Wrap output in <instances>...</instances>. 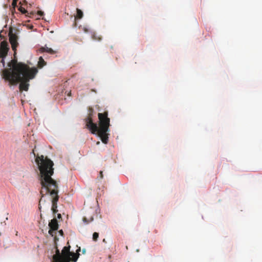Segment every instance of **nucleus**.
<instances>
[{
	"instance_id": "nucleus-2",
	"label": "nucleus",
	"mask_w": 262,
	"mask_h": 262,
	"mask_svg": "<svg viewBox=\"0 0 262 262\" xmlns=\"http://www.w3.org/2000/svg\"><path fill=\"white\" fill-rule=\"evenodd\" d=\"M35 162L37 163L40 171V184L41 188L40 191L41 197L50 193L52 199V208H57V202L59 200L58 195V185L55 180L51 178L54 173L53 166L54 163L50 159L43 156H37Z\"/></svg>"
},
{
	"instance_id": "nucleus-8",
	"label": "nucleus",
	"mask_w": 262,
	"mask_h": 262,
	"mask_svg": "<svg viewBox=\"0 0 262 262\" xmlns=\"http://www.w3.org/2000/svg\"><path fill=\"white\" fill-rule=\"evenodd\" d=\"M55 254L53 256L52 262H63L62 252H60L57 247H56Z\"/></svg>"
},
{
	"instance_id": "nucleus-27",
	"label": "nucleus",
	"mask_w": 262,
	"mask_h": 262,
	"mask_svg": "<svg viewBox=\"0 0 262 262\" xmlns=\"http://www.w3.org/2000/svg\"><path fill=\"white\" fill-rule=\"evenodd\" d=\"M32 152L34 154V155H35V154H34V150H32Z\"/></svg>"
},
{
	"instance_id": "nucleus-25",
	"label": "nucleus",
	"mask_w": 262,
	"mask_h": 262,
	"mask_svg": "<svg viewBox=\"0 0 262 262\" xmlns=\"http://www.w3.org/2000/svg\"><path fill=\"white\" fill-rule=\"evenodd\" d=\"M82 253H83V254H84V253H85V249H83V250H82Z\"/></svg>"
},
{
	"instance_id": "nucleus-3",
	"label": "nucleus",
	"mask_w": 262,
	"mask_h": 262,
	"mask_svg": "<svg viewBox=\"0 0 262 262\" xmlns=\"http://www.w3.org/2000/svg\"><path fill=\"white\" fill-rule=\"evenodd\" d=\"M93 111L92 108H89V116L85 119L86 126L93 134L97 133L102 142L106 144L108 138L107 132L108 131L110 122V118H108V113L105 112L103 113L98 114L99 127H98L92 120Z\"/></svg>"
},
{
	"instance_id": "nucleus-23",
	"label": "nucleus",
	"mask_w": 262,
	"mask_h": 262,
	"mask_svg": "<svg viewBox=\"0 0 262 262\" xmlns=\"http://www.w3.org/2000/svg\"><path fill=\"white\" fill-rule=\"evenodd\" d=\"M59 233H60V234L61 235H63V231H62V230H60L59 231Z\"/></svg>"
},
{
	"instance_id": "nucleus-11",
	"label": "nucleus",
	"mask_w": 262,
	"mask_h": 262,
	"mask_svg": "<svg viewBox=\"0 0 262 262\" xmlns=\"http://www.w3.org/2000/svg\"><path fill=\"white\" fill-rule=\"evenodd\" d=\"M46 64V61L44 60L42 57H40L39 58V60L38 61L37 66L39 68H42L43 66Z\"/></svg>"
},
{
	"instance_id": "nucleus-14",
	"label": "nucleus",
	"mask_w": 262,
	"mask_h": 262,
	"mask_svg": "<svg viewBox=\"0 0 262 262\" xmlns=\"http://www.w3.org/2000/svg\"><path fill=\"white\" fill-rule=\"evenodd\" d=\"M99 237V233L97 232H94L93 234V239L94 241H97Z\"/></svg>"
},
{
	"instance_id": "nucleus-12",
	"label": "nucleus",
	"mask_w": 262,
	"mask_h": 262,
	"mask_svg": "<svg viewBox=\"0 0 262 262\" xmlns=\"http://www.w3.org/2000/svg\"><path fill=\"white\" fill-rule=\"evenodd\" d=\"M82 17H83L82 11L79 9H77V15H76V17H75V19H76V18L81 19Z\"/></svg>"
},
{
	"instance_id": "nucleus-5",
	"label": "nucleus",
	"mask_w": 262,
	"mask_h": 262,
	"mask_svg": "<svg viewBox=\"0 0 262 262\" xmlns=\"http://www.w3.org/2000/svg\"><path fill=\"white\" fill-rule=\"evenodd\" d=\"M63 262H70V246H65L61 251Z\"/></svg>"
},
{
	"instance_id": "nucleus-19",
	"label": "nucleus",
	"mask_w": 262,
	"mask_h": 262,
	"mask_svg": "<svg viewBox=\"0 0 262 262\" xmlns=\"http://www.w3.org/2000/svg\"><path fill=\"white\" fill-rule=\"evenodd\" d=\"M37 14L40 16H42L44 14V13L41 11H38L37 12Z\"/></svg>"
},
{
	"instance_id": "nucleus-7",
	"label": "nucleus",
	"mask_w": 262,
	"mask_h": 262,
	"mask_svg": "<svg viewBox=\"0 0 262 262\" xmlns=\"http://www.w3.org/2000/svg\"><path fill=\"white\" fill-rule=\"evenodd\" d=\"M49 226L50 227L49 233L52 236H53L54 235V232L56 231L58 229L57 220L56 219H52L49 223Z\"/></svg>"
},
{
	"instance_id": "nucleus-20",
	"label": "nucleus",
	"mask_w": 262,
	"mask_h": 262,
	"mask_svg": "<svg viewBox=\"0 0 262 262\" xmlns=\"http://www.w3.org/2000/svg\"><path fill=\"white\" fill-rule=\"evenodd\" d=\"M103 178V171H100V178L101 179H102Z\"/></svg>"
},
{
	"instance_id": "nucleus-24",
	"label": "nucleus",
	"mask_w": 262,
	"mask_h": 262,
	"mask_svg": "<svg viewBox=\"0 0 262 262\" xmlns=\"http://www.w3.org/2000/svg\"><path fill=\"white\" fill-rule=\"evenodd\" d=\"M57 217H58V218H59V219H60V217H61V214H58V215H57Z\"/></svg>"
},
{
	"instance_id": "nucleus-26",
	"label": "nucleus",
	"mask_w": 262,
	"mask_h": 262,
	"mask_svg": "<svg viewBox=\"0 0 262 262\" xmlns=\"http://www.w3.org/2000/svg\"><path fill=\"white\" fill-rule=\"evenodd\" d=\"M71 92H70L68 93V96H71Z\"/></svg>"
},
{
	"instance_id": "nucleus-9",
	"label": "nucleus",
	"mask_w": 262,
	"mask_h": 262,
	"mask_svg": "<svg viewBox=\"0 0 262 262\" xmlns=\"http://www.w3.org/2000/svg\"><path fill=\"white\" fill-rule=\"evenodd\" d=\"M80 251V247H79L78 249L77 250L76 252L77 253L74 252H71L70 253V257H71V261H72L73 262L77 261L79 256V252Z\"/></svg>"
},
{
	"instance_id": "nucleus-6",
	"label": "nucleus",
	"mask_w": 262,
	"mask_h": 262,
	"mask_svg": "<svg viewBox=\"0 0 262 262\" xmlns=\"http://www.w3.org/2000/svg\"><path fill=\"white\" fill-rule=\"evenodd\" d=\"M8 50L9 48L7 42L5 41H2L0 45V58H5L7 55Z\"/></svg>"
},
{
	"instance_id": "nucleus-13",
	"label": "nucleus",
	"mask_w": 262,
	"mask_h": 262,
	"mask_svg": "<svg viewBox=\"0 0 262 262\" xmlns=\"http://www.w3.org/2000/svg\"><path fill=\"white\" fill-rule=\"evenodd\" d=\"M92 38L94 40L100 41L102 39L101 36L97 35L95 33H93L92 35Z\"/></svg>"
},
{
	"instance_id": "nucleus-22",
	"label": "nucleus",
	"mask_w": 262,
	"mask_h": 262,
	"mask_svg": "<svg viewBox=\"0 0 262 262\" xmlns=\"http://www.w3.org/2000/svg\"><path fill=\"white\" fill-rule=\"evenodd\" d=\"M1 62L3 63V67H4L5 66V61H4V58H2L1 59Z\"/></svg>"
},
{
	"instance_id": "nucleus-28",
	"label": "nucleus",
	"mask_w": 262,
	"mask_h": 262,
	"mask_svg": "<svg viewBox=\"0 0 262 262\" xmlns=\"http://www.w3.org/2000/svg\"><path fill=\"white\" fill-rule=\"evenodd\" d=\"M19 5H21V2H19Z\"/></svg>"
},
{
	"instance_id": "nucleus-10",
	"label": "nucleus",
	"mask_w": 262,
	"mask_h": 262,
	"mask_svg": "<svg viewBox=\"0 0 262 262\" xmlns=\"http://www.w3.org/2000/svg\"><path fill=\"white\" fill-rule=\"evenodd\" d=\"M39 51L40 53L46 52L51 54L55 53V51L53 49L47 47H41L39 49Z\"/></svg>"
},
{
	"instance_id": "nucleus-18",
	"label": "nucleus",
	"mask_w": 262,
	"mask_h": 262,
	"mask_svg": "<svg viewBox=\"0 0 262 262\" xmlns=\"http://www.w3.org/2000/svg\"><path fill=\"white\" fill-rule=\"evenodd\" d=\"M18 0H13L12 5L13 6V7H15L17 5Z\"/></svg>"
},
{
	"instance_id": "nucleus-1",
	"label": "nucleus",
	"mask_w": 262,
	"mask_h": 262,
	"mask_svg": "<svg viewBox=\"0 0 262 262\" xmlns=\"http://www.w3.org/2000/svg\"><path fill=\"white\" fill-rule=\"evenodd\" d=\"M8 66L10 68L2 71V78L8 81L10 86L16 85L20 82L19 91H28L30 85L29 82L35 78L38 73L37 69L35 67L30 68L21 62H18L15 58L11 60Z\"/></svg>"
},
{
	"instance_id": "nucleus-4",
	"label": "nucleus",
	"mask_w": 262,
	"mask_h": 262,
	"mask_svg": "<svg viewBox=\"0 0 262 262\" xmlns=\"http://www.w3.org/2000/svg\"><path fill=\"white\" fill-rule=\"evenodd\" d=\"M17 39L18 37L16 34H13L11 31L9 32V41L11 45L12 49L14 51V58L15 57V56L16 54V48L18 44L17 42Z\"/></svg>"
},
{
	"instance_id": "nucleus-21",
	"label": "nucleus",
	"mask_w": 262,
	"mask_h": 262,
	"mask_svg": "<svg viewBox=\"0 0 262 262\" xmlns=\"http://www.w3.org/2000/svg\"><path fill=\"white\" fill-rule=\"evenodd\" d=\"M52 210L53 213H55L58 211L57 208V209L52 208Z\"/></svg>"
},
{
	"instance_id": "nucleus-16",
	"label": "nucleus",
	"mask_w": 262,
	"mask_h": 262,
	"mask_svg": "<svg viewBox=\"0 0 262 262\" xmlns=\"http://www.w3.org/2000/svg\"><path fill=\"white\" fill-rule=\"evenodd\" d=\"M82 29L85 33H88L90 32V29L88 27L86 26H83L82 28Z\"/></svg>"
},
{
	"instance_id": "nucleus-17",
	"label": "nucleus",
	"mask_w": 262,
	"mask_h": 262,
	"mask_svg": "<svg viewBox=\"0 0 262 262\" xmlns=\"http://www.w3.org/2000/svg\"><path fill=\"white\" fill-rule=\"evenodd\" d=\"M93 220V217H91V219L90 221L88 220L87 219L86 217H83V221L85 223V224H88L90 222H92V221Z\"/></svg>"
},
{
	"instance_id": "nucleus-15",
	"label": "nucleus",
	"mask_w": 262,
	"mask_h": 262,
	"mask_svg": "<svg viewBox=\"0 0 262 262\" xmlns=\"http://www.w3.org/2000/svg\"><path fill=\"white\" fill-rule=\"evenodd\" d=\"M18 10L20 11L23 14H26L27 13V11L21 6H20L18 8Z\"/></svg>"
}]
</instances>
